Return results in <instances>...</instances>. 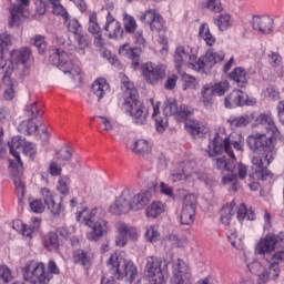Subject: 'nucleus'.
<instances>
[{"instance_id": "obj_15", "label": "nucleus", "mask_w": 284, "mask_h": 284, "mask_svg": "<svg viewBox=\"0 0 284 284\" xmlns=\"http://www.w3.org/2000/svg\"><path fill=\"white\" fill-rule=\"evenodd\" d=\"M224 59L225 52L214 51V49L207 50L204 57L197 59L195 70L197 72H205V70H210L212 65L221 63V61H223Z\"/></svg>"}, {"instance_id": "obj_36", "label": "nucleus", "mask_w": 284, "mask_h": 284, "mask_svg": "<svg viewBox=\"0 0 284 284\" xmlns=\"http://www.w3.org/2000/svg\"><path fill=\"white\" fill-rule=\"evenodd\" d=\"M252 121H254V113L244 114L241 116H230L227 123L231 125V128H246V125H250Z\"/></svg>"}, {"instance_id": "obj_35", "label": "nucleus", "mask_w": 284, "mask_h": 284, "mask_svg": "<svg viewBox=\"0 0 284 284\" xmlns=\"http://www.w3.org/2000/svg\"><path fill=\"white\" fill-rule=\"evenodd\" d=\"M190 163H186L184 169L183 164L180 165L181 169H176L172 172L171 179L173 183H176V181H190L192 176H194V173L190 171Z\"/></svg>"}, {"instance_id": "obj_64", "label": "nucleus", "mask_w": 284, "mask_h": 284, "mask_svg": "<svg viewBox=\"0 0 284 284\" xmlns=\"http://www.w3.org/2000/svg\"><path fill=\"white\" fill-rule=\"evenodd\" d=\"M70 159H72V149H70V146L62 148L58 152L59 161H70Z\"/></svg>"}, {"instance_id": "obj_17", "label": "nucleus", "mask_w": 284, "mask_h": 284, "mask_svg": "<svg viewBox=\"0 0 284 284\" xmlns=\"http://www.w3.org/2000/svg\"><path fill=\"white\" fill-rule=\"evenodd\" d=\"M142 74L148 83L156 85L165 79V65L148 62L142 67Z\"/></svg>"}, {"instance_id": "obj_19", "label": "nucleus", "mask_w": 284, "mask_h": 284, "mask_svg": "<svg viewBox=\"0 0 284 284\" xmlns=\"http://www.w3.org/2000/svg\"><path fill=\"white\" fill-rule=\"evenodd\" d=\"M252 27L258 34H272L274 32V19L270 16H254Z\"/></svg>"}, {"instance_id": "obj_30", "label": "nucleus", "mask_w": 284, "mask_h": 284, "mask_svg": "<svg viewBox=\"0 0 284 284\" xmlns=\"http://www.w3.org/2000/svg\"><path fill=\"white\" fill-rule=\"evenodd\" d=\"M185 128L193 139H203V135L210 132L207 125L199 122V120H189Z\"/></svg>"}, {"instance_id": "obj_60", "label": "nucleus", "mask_w": 284, "mask_h": 284, "mask_svg": "<svg viewBox=\"0 0 284 284\" xmlns=\"http://www.w3.org/2000/svg\"><path fill=\"white\" fill-rule=\"evenodd\" d=\"M52 12L57 17H62L64 21H68L70 19V14L68 13V9L63 7V4H53L52 6Z\"/></svg>"}, {"instance_id": "obj_53", "label": "nucleus", "mask_w": 284, "mask_h": 284, "mask_svg": "<svg viewBox=\"0 0 284 284\" xmlns=\"http://www.w3.org/2000/svg\"><path fill=\"white\" fill-rule=\"evenodd\" d=\"M29 207L34 214H43V212H45V204L38 199H29Z\"/></svg>"}, {"instance_id": "obj_39", "label": "nucleus", "mask_w": 284, "mask_h": 284, "mask_svg": "<svg viewBox=\"0 0 284 284\" xmlns=\"http://www.w3.org/2000/svg\"><path fill=\"white\" fill-rule=\"evenodd\" d=\"M199 36L210 48L216 43V38L212 34V31H210V26L205 22L200 26Z\"/></svg>"}, {"instance_id": "obj_43", "label": "nucleus", "mask_w": 284, "mask_h": 284, "mask_svg": "<svg viewBox=\"0 0 284 284\" xmlns=\"http://www.w3.org/2000/svg\"><path fill=\"white\" fill-rule=\"evenodd\" d=\"M213 23L223 32L227 30V28H232V16L227 13L220 14L217 18L213 19Z\"/></svg>"}, {"instance_id": "obj_22", "label": "nucleus", "mask_w": 284, "mask_h": 284, "mask_svg": "<svg viewBox=\"0 0 284 284\" xmlns=\"http://www.w3.org/2000/svg\"><path fill=\"white\" fill-rule=\"evenodd\" d=\"M104 36L109 39H123V28H121V22H119L112 13H108L106 22L103 27Z\"/></svg>"}, {"instance_id": "obj_40", "label": "nucleus", "mask_w": 284, "mask_h": 284, "mask_svg": "<svg viewBox=\"0 0 284 284\" xmlns=\"http://www.w3.org/2000/svg\"><path fill=\"white\" fill-rule=\"evenodd\" d=\"M32 225L28 226L26 224H22L21 233L24 239H29V241L32 239V234L41 227V219L39 217H32L31 219Z\"/></svg>"}, {"instance_id": "obj_4", "label": "nucleus", "mask_w": 284, "mask_h": 284, "mask_svg": "<svg viewBox=\"0 0 284 284\" xmlns=\"http://www.w3.org/2000/svg\"><path fill=\"white\" fill-rule=\"evenodd\" d=\"M77 219L80 223H84L91 231L87 232V240L97 243L110 233V222L99 215V209H83L78 212Z\"/></svg>"}, {"instance_id": "obj_59", "label": "nucleus", "mask_w": 284, "mask_h": 284, "mask_svg": "<svg viewBox=\"0 0 284 284\" xmlns=\"http://www.w3.org/2000/svg\"><path fill=\"white\" fill-rule=\"evenodd\" d=\"M193 112L194 111L190 106L185 104L180 105L176 113L178 121H185V119H189V116L193 114Z\"/></svg>"}, {"instance_id": "obj_25", "label": "nucleus", "mask_w": 284, "mask_h": 284, "mask_svg": "<svg viewBox=\"0 0 284 284\" xmlns=\"http://www.w3.org/2000/svg\"><path fill=\"white\" fill-rule=\"evenodd\" d=\"M151 103L153 105L152 119L155 123V130L160 134H163L169 125L168 115L161 114V102L154 103V100H151Z\"/></svg>"}, {"instance_id": "obj_37", "label": "nucleus", "mask_w": 284, "mask_h": 284, "mask_svg": "<svg viewBox=\"0 0 284 284\" xmlns=\"http://www.w3.org/2000/svg\"><path fill=\"white\" fill-rule=\"evenodd\" d=\"M230 78L239 85V88H245V85H247V72L241 67L235 68L230 73Z\"/></svg>"}, {"instance_id": "obj_55", "label": "nucleus", "mask_w": 284, "mask_h": 284, "mask_svg": "<svg viewBox=\"0 0 284 284\" xmlns=\"http://www.w3.org/2000/svg\"><path fill=\"white\" fill-rule=\"evenodd\" d=\"M145 239H146V241H149V243H156V241H159V239H161V234L156 230V226L151 225V226L146 227Z\"/></svg>"}, {"instance_id": "obj_31", "label": "nucleus", "mask_w": 284, "mask_h": 284, "mask_svg": "<svg viewBox=\"0 0 284 284\" xmlns=\"http://www.w3.org/2000/svg\"><path fill=\"white\" fill-rule=\"evenodd\" d=\"M119 54H121V57H126L128 59H131L134 69L141 65V63L139 62V58L141 57L140 48H132L129 43H126L120 47Z\"/></svg>"}, {"instance_id": "obj_27", "label": "nucleus", "mask_w": 284, "mask_h": 284, "mask_svg": "<svg viewBox=\"0 0 284 284\" xmlns=\"http://www.w3.org/2000/svg\"><path fill=\"white\" fill-rule=\"evenodd\" d=\"M0 73L3 74L2 75V81L4 83V85H7L4 93H3V98L6 99V101H12L14 99V88H16V83L10 79V74H12V68L10 67H6L3 70H0Z\"/></svg>"}, {"instance_id": "obj_63", "label": "nucleus", "mask_w": 284, "mask_h": 284, "mask_svg": "<svg viewBox=\"0 0 284 284\" xmlns=\"http://www.w3.org/2000/svg\"><path fill=\"white\" fill-rule=\"evenodd\" d=\"M23 152L26 156H30L33 160L37 156V144L27 142L23 146Z\"/></svg>"}, {"instance_id": "obj_29", "label": "nucleus", "mask_w": 284, "mask_h": 284, "mask_svg": "<svg viewBox=\"0 0 284 284\" xmlns=\"http://www.w3.org/2000/svg\"><path fill=\"white\" fill-rule=\"evenodd\" d=\"M110 92V83L105 78H98L91 85V94L95 97L98 101L108 97Z\"/></svg>"}, {"instance_id": "obj_11", "label": "nucleus", "mask_w": 284, "mask_h": 284, "mask_svg": "<svg viewBox=\"0 0 284 284\" xmlns=\"http://www.w3.org/2000/svg\"><path fill=\"white\" fill-rule=\"evenodd\" d=\"M173 59L178 70L185 63H189V65H192V68L196 70V63H199V55L196 54V50H193L190 45L176 47Z\"/></svg>"}, {"instance_id": "obj_24", "label": "nucleus", "mask_w": 284, "mask_h": 284, "mask_svg": "<svg viewBox=\"0 0 284 284\" xmlns=\"http://www.w3.org/2000/svg\"><path fill=\"white\" fill-rule=\"evenodd\" d=\"M19 6H13L9 9L10 17L8 26L9 28H19L21 26V18L23 17V8L30 6V0H18Z\"/></svg>"}, {"instance_id": "obj_58", "label": "nucleus", "mask_w": 284, "mask_h": 284, "mask_svg": "<svg viewBox=\"0 0 284 284\" xmlns=\"http://www.w3.org/2000/svg\"><path fill=\"white\" fill-rule=\"evenodd\" d=\"M48 210H50L51 214L53 216H60V214H63L65 206H63V203L51 201V203L47 204Z\"/></svg>"}, {"instance_id": "obj_28", "label": "nucleus", "mask_w": 284, "mask_h": 284, "mask_svg": "<svg viewBox=\"0 0 284 284\" xmlns=\"http://www.w3.org/2000/svg\"><path fill=\"white\" fill-rule=\"evenodd\" d=\"M247 103V94L243 93L241 90H233L225 99L224 105L225 108H240L241 105H245Z\"/></svg>"}, {"instance_id": "obj_1", "label": "nucleus", "mask_w": 284, "mask_h": 284, "mask_svg": "<svg viewBox=\"0 0 284 284\" xmlns=\"http://www.w3.org/2000/svg\"><path fill=\"white\" fill-rule=\"evenodd\" d=\"M258 125L265 128L267 134H271V136L267 138L265 133H255L247 138V145L255 154H262V156L254 155L252 158L253 174L257 181H267V179H272L273 176L267 165L276 156V139L281 136V131L276 128L272 112L257 115L254 126L258 128Z\"/></svg>"}, {"instance_id": "obj_18", "label": "nucleus", "mask_w": 284, "mask_h": 284, "mask_svg": "<svg viewBox=\"0 0 284 284\" xmlns=\"http://www.w3.org/2000/svg\"><path fill=\"white\" fill-rule=\"evenodd\" d=\"M23 145V140L20 136H13L11 141L8 143L9 152L14 156L16 162H10V168L13 172L21 173L23 172V162H21V155L18 150H21Z\"/></svg>"}, {"instance_id": "obj_2", "label": "nucleus", "mask_w": 284, "mask_h": 284, "mask_svg": "<svg viewBox=\"0 0 284 284\" xmlns=\"http://www.w3.org/2000/svg\"><path fill=\"white\" fill-rule=\"evenodd\" d=\"M121 88L124 92V106L130 115L134 119L136 125H144L148 122V109L139 101V91L134 83L125 75L121 78Z\"/></svg>"}, {"instance_id": "obj_12", "label": "nucleus", "mask_w": 284, "mask_h": 284, "mask_svg": "<svg viewBox=\"0 0 284 284\" xmlns=\"http://www.w3.org/2000/svg\"><path fill=\"white\" fill-rule=\"evenodd\" d=\"M170 284H192V268L185 261L178 258L173 262Z\"/></svg>"}, {"instance_id": "obj_9", "label": "nucleus", "mask_w": 284, "mask_h": 284, "mask_svg": "<svg viewBox=\"0 0 284 284\" xmlns=\"http://www.w3.org/2000/svg\"><path fill=\"white\" fill-rule=\"evenodd\" d=\"M51 59L58 61L57 65L64 74H70L73 79H80L81 68L71 61V58L63 49H53Z\"/></svg>"}, {"instance_id": "obj_54", "label": "nucleus", "mask_w": 284, "mask_h": 284, "mask_svg": "<svg viewBox=\"0 0 284 284\" xmlns=\"http://www.w3.org/2000/svg\"><path fill=\"white\" fill-rule=\"evenodd\" d=\"M267 59L271 68H281L283 65V57L278 52L270 51Z\"/></svg>"}, {"instance_id": "obj_14", "label": "nucleus", "mask_w": 284, "mask_h": 284, "mask_svg": "<svg viewBox=\"0 0 284 284\" xmlns=\"http://www.w3.org/2000/svg\"><path fill=\"white\" fill-rule=\"evenodd\" d=\"M196 219V195H185L183 207L180 214V222L182 225H192Z\"/></svg>"}, {"instance_id": "obj_7", "label": "nucleus", "mask_w": 284, "mask_h": 284, "mask_svg": "<svg viewBox=\"0 0 284 284\" xmlns=\"http://www.w3.org/2000/svg\"><path fill=\"white\" fill-rule=\"evenodd\" d=\"M48 271H45V264L29 262L24 267L23 278L27 283L31 284H48L50 283V278H52V274H59V266L52 260L48 263Z\"/></svg>"}, {"instance_id": "obj_26", "label": "nucleus", "mask_w": 284, "mask_h": 284, "mask_svg": "<svg viewBox=\"0 0 284 284\" xmlns=\"http://www.w3.org/2000/svg\"><path fill=\"white\" fill-rule=\"evenodd\" d=\"M42 245L47 252H59L63 247V240L52 231L43 236Z\"/></svg>"}, {"instance_id": "obj_8", "label": "nucleus", "mask_w": 284, "mask_h": 284, "mask_svg": "<svg viewBox=\"0 0 284 284\" xmlns=\"http://www.w3.org/2000/svg\"><path fill=\"white\" fill-rule=\"evenodd\" d=\"M163 265V267H162ZM168 268V262L161 261L156 256H149L146 258V265L144 270L145 278L150 284H165V277H163V270Z\"/></svg>"}, {"instance_id": "obj_6", "label": "nucleus", "mask_w": 284, "mask_h": 284, "mask_svg": "<svg viewBox=\"0 0 284 284\" xmlns=\"http://www.w3.org/2000/svg\"><path fill=\"white\" fill-rule=\"evenodd\" d=\"M106 265L111 274L118 281H123L125 278L126 283L139 284L141 278H139V270L132 261H125L123 257H119L116 254H112L106 262Z\"/></svg>"}, {"instance_id": "obj_16", "label": "nucleus", "mask_w": 284, "mask_h": 284, "mask_svg": "<svg viewBox=\"0 0 284 284\" xmlns=\"http://www.w3.org/2000/svg\"><path fill=\"white\" fill-rule=\"evenodd\" d=\"M132 200V190L124 189L120 196L109 207V212L115 216L128 214L132 210L130 201Z\"/></svg>"}, {"instance_id": "obj_41", "label": "nucleus", "mask_w": 284, "mask_h": 284, "mask_svg": "<svg viewBox=\"0 0 284 284\" xmlns=\"http://www.w3.org/2000/svg\"><path fill=\"white\" fill-rule=\"evenodd\" d=\"M132 152L140 154V156H148L152 152V146L146 140H138L133 145Z\"/></svg>"}, {"instance_id": "obj_57", "label": "nucleus", "mask_w": 284, "mask_h": 284, "mask_svg": "<svg viewBox=\"0 0 284 284\" xmlns=\"http://www.w3.org/2000/svg\"><path fill=\"white\" fill-rule=\"evenodd\" d=\"M26 112L29 119H37V116H43V111L39 110V106H37V102L28 104L26 108Z\"/></svg>"}, {"instance_id": "obj_38", "label": "nucleus", "mask_w": 284, "mask_h": 284, "mask_svg": "<svg viewBox=\"0 0 284 284\" xmlns=\"http://www.w3.org/2000/svg\"><path fill=\"white\" fill-rule=\"evenodd\" d=\"M165 212V204L161 201H153L145 210V214L149 219H156Z\"/></svg>"}, {"instance_id": "obj_32", "label": "nucleus", "mask_w": 284, "mask_h": 284, "mask_svg": "<svg viewBox=\"0 0 284 284\" xmlns=\"http://www.w3.org/2000/svg\"><path fill=\"white\" fill-rule=\"evenodd\" d=\"M13 39L14 37L8 32L0 33V70H6V65H8V61H6V51L12 45Z\"/></svg>"}, {"instance_id": "obj_13", "label": "nucleus", "mask_w": 284, "mask_h": 284, "mask_svg": "<svg viewBox=\"0 0 284 284\" xmlns=\"http://www.w3.org/2000/svg\"><path fill=\"white\" fill-rule=\"evenodd\" d=\"M140 21L148 23L152 32H166L168 27L163 16L156 12L154 9H149L140 16Z\"/></svg>"}, {"instance_id": "obj_34", "label": "nucleus", "mask_w": 284, "mask_h": 284, "mask_svg": "<svg viewBox=\"0 0 284 284\" xmlns=\"http://www.w3.org/2000/svg\"><path fill=\"white\" fill-rule=\"evenodd\" d=\"M32 54V51L28 47H22L20 49L12 50L10 52V61L11 63H28L30 61V55Z\"/></svg>"}, {"instance_id": "obj_21", "label": "nucleus", "mask_w": 284, "mask_h": 284, "mask_svg": "<svg viewBox=\"0 0 284 284\" xmlns=\"http://www.w3.org/2000/svg\"><path fill=\"white\" fill-rule=\"evenodd\" d=\"M278 243H283V240H281L278 235L267 234L256 244L255 254H270L271 252H274Z\"/></svg>"}, {"instance_id": "obj_44", "label": "nucleus", "mask_w": 284, "mask_h": 284, "mask_svg": "<svg viewBox=\"0 0 284 284\" xmlns=\"http://www.w3.org/2000/svg\"><path fill=\"white\" fill-rule=\"evenodd\" d=\"M237 220L239 221H254L256 219V213L252 209H247L245 204H241L237 209Z\"/></svg>"}, {"instance_id": "obj_56", "label": "nucleus", "mask_w": 284, "mask_h": 284, "mask_svg": "<svg viewBox=\"0 0 284 284\" xmlns=\"http://www.w3.org/2000/svg\"><path fill=\"white\" fill-rule=\"evenodd\" d=\"M182 81H183V90H194L196 89V85H199L196 78L190 74H183Z\"/></svg>"}, {"instance_id": "obj_42", "label": "nucleus", "mask_w": 284, "mask_h": 284, "mask_svg": "<svg viewBox=\"0 0 284 284\" xmlns=\"http://www.w3.org/2000/svg\"><path fill=\"white\" fill-rule=\"evenodd\" d=\"M235 203L231 202L226 205H224L221 210V223L223 225H230V222L232 221V216H234V207Z\"/></svg>"}, {"instance_id": "obj_61", "label": "nucleus", "mask_w": 284, "mask_h": 284, "mask_svg": "<svg viewBox=\"0 0 284 284\" xmlns=\"http://www.w3.org/2000/svg\"><path fill=\"white\" fill-rule=\"evenodd\" d=\"M58 192L60 194H70V179L68 178H62L59 180L58 185H57Z\"/></svg>"}, {"instance_id": "obj_23", "label": "nucleus", "mask_w": 284, "mask_h": 284, "mask_svg": "<svg viewBox=\"0 0 284 284\" xmlns=\"http://www.w3.org/2000/svg\"><path fill=\"white\" fill-rule=\"evenodd\" d=\"M72 261L75 265H81L84 270H90L94 262L92 250L78 248L72 252Z\"/></svg>"}, {"instance_id": "obj_47", "label": "nucleus", "mask_w": 284, "mask_h": 284, "mask_svg": "<svg viewBox=\"0 0 284 284\" xmlns=\"http://www.w3.org/2000/svg\"><path fill=\"white\" fill-rule=\"evenodd\" d=\"M39 130V126L32 122V119L24 120L19 125V131L22 132V134H27L30 136V134H34Z\"/></svg>"}, {"instance_id": "obj_33", "label": "nucleus", "mask_w": 284, "mask_h": 284, "mask_svg": "<svg viewBox=\"0 0 284 284\" xmlns=\"http://www.w3.org/2000/svg\"><path fill=\"white\" fill-rule=\"evenodd\" d=\"M88 31L90 32V34H93V37H95L94 44L98 48H101V45H103V40L101 39V26H99V20H97V13H91L89 16Z\"/></svg>"}, {"instance_id": "obj_20", "label": "nucleus", "mask_w": 284, "mask_h": 284, "mask_svg": "<svg viewBox=\"0 0 284 284\" xmlns=\"http://www.w3.org/2000/svg\"><path fill=\"white\" fill-rule=\"evenodd\" d=\"M153 195H152V191L150 190H144L141 191L136 194H134L131 191V210L133 212H139L140 210H145V207H148V205H150V202L152 201Z\"/></svg>"}, {"instance_id": "obj_51", "label": "nucleus", "mask_w": 284, "mask_h": 284, "mask_svg": "<svg viewBox=\"0 0 284 284\" xmlns=\"http://www.w3.org/2000/svg\"><path fill=\"white\" fill-rule=\"evenodd\" d=\"M224 185H231L232 192H239L241 184H239V178L235 174H229L222 178Z\"/></svg>"}, {"instance_id": "obj_45", "label": "nucleus", "mask_w": 284, "mask_h": 284, "mask_svg": "<svg viewBox=\"0 0 284 284\" xmlns=\"http://www.w3.org/2000/svg\"><path fill=\"white\" fill-rule=\"evenodd\" d=\"M18 175H13V183L16 185V192L19 201H22V199L26 196V182H23V179L19 176V174H23V172L19 173L16 172Z\"/></svg>"}, {"instance_id": "obj_48", "label": "nucleus", "mask_w": 284, "mask_h": 284, "mask_svg": "<svg viewBox=\"0 0 284 284\" xmlns=\"http://www.w3.org/2000/svg\"><path fill=\"white\" fill-rule=\"evenodd\" d=\"M179 112V104L176 100L170 98L164 102L163 114L164 116H173V114H178Z\"/></svg>"}, {"instance_id": "obj_50", "label": "nucleus", "mask_w": 284, "mask_h": 284, "mask_svg": "<svg viewBox=\"0 0 284 284\" xmlns=\"http://www.w3.org/2000/svg\"><path fill=\"white\" fill-rule=\"evenodd\" d=\"M118 236L115 237L116 247H125L128 245V235L125 234V223H120L118 226Z\"/></svg>"}, {"instance_id": "obj_49", "label": "nucleus", "mask_w": 284, "mask_h": 284, "mask_svg": "<svg viewBox=\"0 0 284 284\" xmlns=\"http://www.w3.org/2000/svg\"><path fill=\"white\" fill-rule=\"evenodd\" d=\"M31 45H34L37 48L39 54H43L48 48V42H45V37L43 36H34L33 38L30 39Z\"/></svg>"}, {"instance_id": "obj_52", "label": "nucleus", "mask_w": 284, "mask_h": 284, "mask_svg": "<svg viewBox=\"0 0 284 284\" xmlns=\"http://www.w3.org/2000/svg\"><path fill=\"white\" fill-rule=\"evenodd\" d=\"M123 21H124L123 26H124L125 32H128L129 34H132L136 31L138 24L134 17L130 14H124Z\"/></svg>"}, {"instance_id": "obj_10", "label": "nucleus", "mask_w": 284, "mask_h": 284, "mask_svg": "<svg viewBox=\"0 0 284 284\" xmlns=\"http://www.w3.org/2000/svg\"><path fill=\"white\" fill-rule=\"evenodd\" d=\"M229 90L230 82L227 80L204 84L201 91L202 97L200 101L205 105V108H210V105H212L213 97H223V94Z\"/></svg>"}, {"instance_id": "obj_5", "label": "nucleus", "mask_w": 284, "mask_h": 284, "mask_svg": "<svg viewBox=\"0 0 284 284\" xmlns=\"http://www.w3.org/2000/svg\"><path fill=\"white\" fill-rule=\"evenodd\" d=\"M284 261V250L277 251L263 266L261 262L246 260V265L251 274L257 276V284H266L270 281H276L281 274L280 263Z\"/></svg>"}, {"instance_id": "obj_62", "label": "nucleus", "mask_w": 284, "mask_h": 284, "mask_svg": "<svg viewBox=\"0 0 284 284\" xmlns=\"http://www.w3.org/2000/svg\"><path fill=\"white\" fill-rule=\"evenodd\" d=\"M205 6L211 12L219 13L223 10V3H221V0H206Z\"/></svg>"}, {"instance_id": "obj_3", "label": "nucleus", "mask_w": 284, "mask_h": 284, "mask_svg": "<svg viewBox=\"0 0 284 284\" xmlns=\"http://www.w3.org/2000/svg\"><path fill=\"white\" fill-rule=\"evenodd\" d=\"M235 152H243V138H241L237 133H233L227 135L223 134V131L215 133L213 140L209 142L206 152L209 156H217V154H227L230 159L236 161Z\"/></svg>"}, {"instance_id": "obj_46", "label": "nucleus", "mask_w": 284, "mask_h": 284, "mask_svg": "<svg viewBox=\"0 0 284 284\" xmlns=\"http://www.w3.org/2000/svg\"><path fill=\"white\" fill-rule=\"evenodd\" d=\"M74 40L77 41L78 45H80L79 52L81 54H85V48H89L90 43H92L90 41V37L80 31V33L74 36Z\"/></svg>"}]
</instances>
